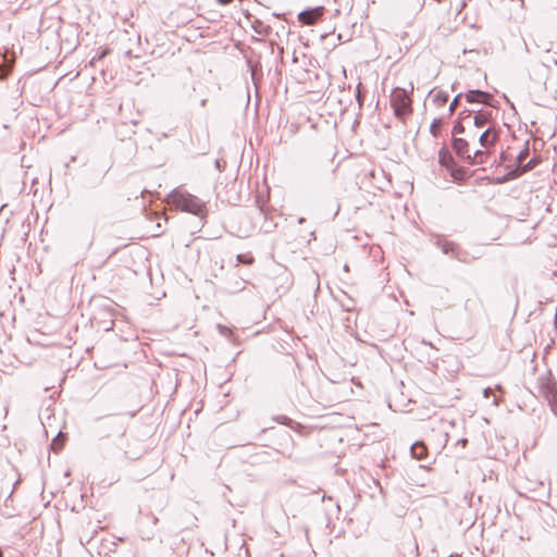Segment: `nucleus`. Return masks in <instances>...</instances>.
Segmentation results:
<instances>
[{
	"label": "nucleus",
	"instance_id": "obj_19",
	"mask_svg": "<svg viewBox=\"0 0 557 557\" xmlns=\"http://www.w3.org/2000/svg\"><path fill=\"white\" fill-rule=\"evenodd\" d=\"M449 95L446 91L440 90L433 96V102L437 106H444L447 103Z\"/></svg>",
	"mask_w": 557,
	"mask_h": 557
},
{
	"label": "nucleus",
	"instance_id": "obj_33",
	"mask_svg": "<svg viewBox=\"0 0 557 557\" xmlns=\"http://www.w3.org/2000/svg\"><path fill=\"white\" fill-rule=\"evenodd\" d=\"M360 86H361V84H359L357 87L356 99H357L359 106L361 107L363 103V95L360 91Z\"/></svg>",
	"mask_w": 557,
	"mask_h": 557
},
{
	"label": "nucleus",
	"instance_id": "obj_7",
	"mask_svg": "<svg viewBox=\"0 0 557 557\" xmlns=\"http://www.w3.org/2000/svg\"><path fill=\"white\" fill-rule=\"evenodd\" d=\"M331 86V76L324 71L315 72V101L320 100Z\"/></svg>",
	"mask_w": 557,
	"mask_h": 557
},
{
	"label": "nucleus",
	"instance_id": "obj_32",
	"mask_svg": "<svg viewBox=\"0 0 557 557\" xmlns=\"http://www.w3.org/2000/svg\"><path fill=\"white\" fill-rule=\"evenodd\" d=\"M323 13H324V8L321 5H315V23L318 22V20H320L322 17Z\"/></svg>",
	"mask_w": 557,
	"mask_h": 557
},
{
	"label": "nucleus",
	"instance_id": "obj_20",
	"mask_svg": "<svg viewBox=\"0 0 557 557\" xmlns=\"http://www.w3.org/2000/svg\"><path fill=\"white\" fill-rule=\"evenodd\" d=\"M443 123L442 117H435L430 125V133L434 137H438L441 133V125Z\"/></svg>",
	"mask_w": 557,
	"mask_h": 557
},
{
	"label": "nucleus",
	"instance_id": "obj_50",
	"mask_svg": "<svg viewBox=\"0 0 557 557\" xmlns=\"http://www.w3.org/2000/svg\"><path fill=\"white\" fill-rule=\"evenodd\" d=\"M448 557H460L459 555H450Z\"/></svg>",
	"mask_w": 557,
	"mask_h": 557
},
{
	"label": "nucleus",
	"instance_id": "obj_22",
	"mask_svg": "<svg viewBox=\"0 0 557 557\" xmlns=\"http://www.w3.org/2000/svg\"><path fill=\"white\" fill-rule=\"evenodd\" d=\"M506 174L510 181H513V180H517L520 176L524 175L525 173L522 172V165L516 163V166L513 169H511L510 171H508Z\"/></svg>",
	"mask_w": 557,
	"mask_h": 557
},
{
	"label": "nucleus",
	"instance_id": "obj_3",
	"mask_svg": "<svg viewBox=\"0 0 557 557\" xmlns=\"http://www.w3.org/2000/svg\"><path fill=\"white\" fill-rule=\"evenodd\" d=\"M412 90L413 84L411 83L409 91L405 88L396 87L391 94V106L395 116L399 120H404L412 112Z\"/></svg>",
	"mask_w": 557,
	"mask_h": 557
},
{
	"label": "nucleus",
	"instance_id": "obj_34",
	"mask_svg": "<svg viewBox=\"0 0 557 557\" xmlns=\"http://www.w3.org/2000/svg\"><path fill=\"white\" fill-rule=\"evenodd\" d=\"M509 177L507 176V174H504L503 176H498L494 180V183L495 184H504V183H507L509 182Z\"/></svg>",
	"mask_w": 557,
	"mask_h": 557
},
{
	"label": "nucleus",
	"instance_id": "obj_5",
	"mask_svg": "<svg viewBox=\"0 0 557 557\" xmlns=\"http://www.w3.org/2000/svg\"><path fill=\"white\" fill-rule=\"evenodd\" d=\"M172 200L173 203L182 211L189 212L198 216L203 213L205 205L196 196L187 193L173 191Z\"/></svg>",
	"mask_w": 557,
	"mask_h": 557
},
{
	"label": "nucleus",
	"instance_id": "obj_30",
	"mask_svg": "<svg viewBox=\"0 0 557 557\" xmlns=\"http://www.w3.org/2000/svg\"><path fill=\"white\" fill-rule=\"evenodd\" d=\"M409 548L412 554V557H419V546L416 540L409 543Z\"/></svg>",
	"mask_w": 557,
	"mask_h": 557
},
{
	"label": "nucleus",
	"instance_id": "obj_17",
	"mask_svg": "<svg viewBox=\"0 0 557 557\" xmlns=\"http://www.w3.org/2000/svg\"><path fill=\"white\" fill-rule=\"evenodd\" d=\"M299 22L312 25L313 24V8H308L298 14Z\"/></svg>",
	"mask_w": 557,
	"mask_h": 557
},
{
	"label": "nucleus",
	"instance_id": "obj_45",
	"mask_svg": "<svg viewBox=\"0 0 557 557\" xmlns=\"http://www.w3.org/2000/svg\"><path fill=\"white\" fill-rule=\"evenodd\" d=\"M104 55H106V52L103 51L102 53H100L99 59L103 58Z\"/></svg>",
	"mask_w": 557,
	"mask_h": 557
},
{
	"label": "nucleus",
	"instance_id": "obj_1",
	"mask_svg": "<svg viewBox=\"0 0 557 557\" xmlns=\"http://www.w3.org/2000/svg\"><path fill=\"white\" fill-rule=\"evenodd\" d=\"M315 134H318V144L320 148H325V157H334L336 154L337 140V121L336 116L330 114L325 117L323 113H319L315 119Z\"/></svg>",
	"mask_w": 557,
	"mask_h": 557
},
{
	"label": "nucleus",
	"instance_id": "obj_31",
	"mask_svg": "<svg viewBox=\"0 0 557 557\" xmlns=\"http://www.w3.org/2000/svg\"><path fill=\"white\" fill-rule=\"evenodd\" d=\"M216 327L219 330V333L223 336H228L231 334V330L225 325L218 324Z\"/></svg>",
	"mask_w": 557,
	"mask_h": 557
},
{
	"label": "nucleus",
	"instance_id": "obj_28",
	"mask_svg": "<svg viewBox=\"0 0 557 557\" xmlns=\"http://www.w3.org/2000/svg\"><path fill=\"white\" fill-rule=\"evenodd\" d=\"M51 447L53 450H59L63 447V440L61 438V433H59L51 442Z\"/></svg>",
	"mask_w": 557,
	"mask_h": 557
},
{
	"label": "nucleus",
	"instance_id": "obj_10",
	"mask_svg": "<svg viewBox=\"0 0 557 557\" xmlns=\"http://www.w3.org/2000/svg\"><path fill=\"white\" fill-rule=\"evenodd\" d=\"M499 138V129L488 126L479 137V143L483 148L492 147Z\"/></svg>",
	"mask_w": 557,
	"mask_h": 557
},
{
	"label": "nucleus",
	"instance_id": "obj_44",
	"mask_svg": "<svg viewBox=\"0 0 557 557\" xmlns=\"http://www.w3.org/2000/svg\"><path fill=\"white\" fill-rule=\"evenodd\" d=\"M326 35H327L326 33L321 34L320 35L321 39H324Z\"/></svg>",
	"mask_w": 557,
	"mask_h": 557
},
{
	"label": "nucleus",
	"instance_id": "obj_4",
	"mask_svg": "<svg viewBox=\"0 0 557 557\" xmlns=\"http://www.w3.org/2000/svg\"><path fill=\"white\" fill-rule=\"evenodd\" d=\"M315 442L324 448V454L333 453L342 442L339 431L334 428H325L324 424L315 422Z\"/></svg>",
	"mask_w": 557,
	"mask_h": 557
},
{
	"label": "nucleus",
	"instance_id": "obj_2",
	"mask_svg": "<svg viewBox=\"0 0 557 557\" xmlns=\"http://www.w3.org/2000/svg\"><path fill=\"white\" fill-rule=\"evenodd\" d=\"M320 496V503L315 502V522L329 528L333 518L339 512L338 503L331 496L326 497L321 490H315V497Z\"/></svg>",
	"mask_w": 557,
	"mask_h": 557
},
{
	"label": "nucleus",
	"instance_id": "obj_29",
	"mask_svg": "<svg viewBox=\"0 0 557 557\" xmlns=\"http://www.w3.org/2000/svg\"><path fill=\"white\" fill-rule=\"evenodd\" d=\"M473 112H474V110L465 109L461 112H459L457 120H460L461 122H463L466 119H471Z\"/></svg>",
	"mask_w": 557,
	"mask_h": 557
},
{
	"label": "nucleus",
	"instance_id": "obj_46",
	"mask_svg": "<svg viewBox=\"0 0 557 557\" xmlns=\"http://www.w3.org/2000/svg\"><path fill=\"white\" fill-rule=\"evenodd\" d=\"M304 221H305V219H304V218H300V219L298 220V222H299L300 224H301Z\"/></svg>",
	"mask_w": 557,
	"mask_h": 557
},
{
	"label": "nucleus",
	"instance_id": "obj_18",
	"mask_svg": "<svg viewBox=\"0 0 557 557\" xmlns=\"http://www.w3.org/2000/svg\"><path fill=\"white\" fill-rule=\"evenodd\" d=\"M542 162V158L539 156H534L527 163H522V172L528 173L535 169Z\"/></svg>",
	"mask_w": 557,
	"mask_h": 557
},
{
	"label": "nucleus",
	"instance_id": "obj_40",
	"mask_svg": "<svg viewBox=\"0 0 557 557\" xmlns=\"http://www.w3.org/2000/svg\"><path fill=\"white\" fill-rule=\"evenodd\" d=\"M465 7H466V2L463 1V2L461 3V7H460V9L458 10V12H457V13L459 14V13H460V11H461Z\"/></svg>",
	"mask_w": 557,
	"mask_h": 557
},
{
	"label": "nucleus",
	"instance_id": "obj_27",
	"mask_svg": "<svg viewBox=\"0 0 557 557\" xmlns=\"http://www.w3.org/2000/svg\"><path fill=\"white\" fill-rule=\"evenodd\" d=\"M236 259L239 263L244 264H252L255 261L253 257L249 253H238Z\"/></svg>",
	"mask_w": 557,
	"mask_h": 557
},
{
	"label": "nucleus",
	"instance_id": "obj_26",
	"mask_svg": "<svg viewBox=\"0 0 557 557\" xmlns=\"http://www.w3.org/2000/svg\"><path fill=\"white\" fill-rule=\"evenodd\" d=\"M465 133V126L460 120H456L451 129L453 137H457L459 134Z\"/></svg>",
	"mask_w": 557,
	"mask_h": 557
},
{
	"label": "nucleus",
	"instance_id": "obj_48",
	"mask_svg": "<svg viewBox=\"0 0 557 557\" xmlns=\"http://www.w3.org/2000/svg\"><path fill=\"white\" fill-rule=\"evenodd\" d=\"M294 61L297 63L298 62V57L294 55Z\"/></svg>",
	"mask_w": 557,
	"mask_h": 557
},
{
	"label": "nucleus",
	"instance_id": "obj_24",
	"mask_svg": "<svg viewBox=\"0 0 557 557\" xmlns=\"http://www.w3.org/2000/svg\"><path fill=\"white\" fill-rule=\"evenodd\" d=\"M462 97H463L462 92H459L458 95H456L454 97V99L450 102L449 108H448L449 115L454 114V112L457 109V107L459 106L460 100H461Z\"/></svg>",
	"mask_w": 557,
	"mask_h": 557
},
{
	"label": "nucleus",
	"instance_id": "obj_12",
	"mask_svg": "<svg viewBox=\"0 0 557 557\" xmlns=\"http://www.w3.org/2000/svg\"><path fill=\"white\" fill-rule=\"evenodd\" d=\"M453 181L461 184L465 183L469 178V174L466 168L457 164V162L447 170Z\"/></svg>",
	"mask_w": 557,
	"mask_h": 557
},
{
	"label": "nucleus",
	"instance_id": "obj_16",
	"mask_svg": "<svg viewBox=\"0 0 557 557\" xmlns=\"http://www.w3.org/2000/svg\"><path fill=\"white\" fill-rule=\"evenodd\" d=\"M482 308V300L479 297L467 298L465 301V310L470 314L474 315L480 312Z\"/></svg>",
	"mask_w": 557,
	"mask_h": 557
},
{
	"label": "nucleus",
	"instance_id": "obj_36",
	"mask_svg": "<svg viewBox=\"0 0 557 557\" xmlns=\"http://www.w3.org/2000/svg\"><path fill=\"white\" fill-rule=\"evenodd\" d=\"M334 207H335V210H334V212L332 214L333 218L337 215L338 210H339V206L337 203H335Z\"/></svg>",
	"mask_w": 557,
	"mask_h": 557
},
{
	"label": "nucleus",
	"instance_id": "obj_23",
	"mask_svg": "<svg viewBox=\"0 0 557 557\" xmlns=\"http://www.w3.org/2000/svg\"><path fill=\"white\" fill-rule=\"evenodd\" d=\"M294 73H295L296 77L298 78V81L300 83H305L308 79H310V74H309V71L307 69L296 67L294 70Z\"/></svg>",
	"mask_w": 557,
	"mask_h": 557
},
{
	"label": "nucleus",
	"instance_id": "obj_47",
	"mask_svg": "<svg viewBox=\"0 0 557 557\" xmlns=\"http://www.w3.org/2000/svg\"><path fill=\"white\" fill-rule=\"evenodd\" d=\"M320 289V284L318 283L317 287H315V293Z\"/></svg>",
	"mask_w": 557,
	"mask_h": 557
},
{
	"label": "nucleus",
	"instance_id": "obj_37",
	"mask_svg": "<svg viewBox=\"0 0 557 557\" xmlns=\"http://www.w3.org/2000/svg\"><path fill=\"white\" fill-rule=\"evenodd\" d=\"M216 1H218L220 4L225 5V4L231 3L233 0H216Z\"/></svg>",
	"mask_w": 557,
	"mask_h": 557
},
{
	"label": "nucleus",
	"instance_id": "obj_15",
	"mask_svg": "<svg viewBox=\"0 0 557 557\" xmlns=\"http://www.w3.org/2000/svg\"><path fill=\"white\" fill-rule=\"evenodd\" d=\"M410 453L412 458L417 460H422L428 455V448L423 442L418 441L410 446Z\"/></svg>",
	"mask_w": 557,
	"mask_h": 557
},
{
	"label": "nucleus",
	"instance_id": "obj_6",
	"mask_svg": "<svg viewBox=\"0 0 557 557\" xmlns=\"http://www.w3.org/2000/svg\"><path fill=\"white\" fill-rule=\"evenodd\" d=\"M540 389L552 411L557 414V384L549 377L540 379Z\"/></svg>",
	"mask_w": 557,
	"mask_h": 557
},
{
	"label": "nucleus",
	"instance_id": "obj_21",
	"mask_svg": "<svg viewBox=\"0 0 557 557\" xmlns=\"http://www.w3.org/2000/svg\"><path fill=\"white\" fill-rule=\"evenodd\" d=\"M529 145H530V143H529V140H527L524 143L523 149L519 152V154L516 158V163L521 165L523 163V161L528 158V156L530 153V146Z\"/></svg>",
	"mask_w": 557,
	"mask_h": 557
},
{
	"label": "nucleus",
	"instance_id": "obj_49",
	"mask_svg": "<svg viewBox=\"0 0 557 557\" xmlns=\"http://www.w3.org/2000/svg\"><path fill=\"white\" fill-rule=\"evenodd\" d=\"M555 322H557V309H556V313H555Z\"/></svg>",
	"mask_w": 557,
	"mask_h": 557
},
{
	"label": "nucleus",
	"instance_id": "obj_9",
	"mask_svg": "<svg viewBox=\"0 0 557 557\" xmlns=\"http://www.w3.org/2000/svg\"><path fill=\"white\" fill-rule=\"evenodd\" d=\"M451 148L455 153L466 162H472L469 152V144L460 137H451Z\"/></svg>",
	"mask_w": 557,
	"mask_h": 557
},
{
	"label": "nucleus",
	"instance_id": "obj_25",
	"mask_svg": "<svg viewBox=\"0 0 557 557\" xmlns=\"http://www.w3.org/2000/svg\"><path fill=\"white\" fill-rule=\"evenodd\" d=\"M483 156H485L484 151L476 150V151H474L473 154L470 153V158H471L472 162H468V163L471 164V165L482 163L483 162V159H482Z\"/></svg>",
	"mask_w": 557,
	"mask_h": 557
},
{
	"label": "nucleus",
	"instance_id": "obj_14",
	"mask_svg": "<svg viewBox=\"0 0 557 557\" xmlns=\"http://www.w3.org/2000/svg\"><path fill=\"white\" fill-rule=\"evenodd\" d=\"M438 163L446 170H448L456 163L451 152L448 150L446 146H443L438 151Z\"/></svg>",
	"mask_w": 557,
	"mask_h": 557
},
{
	"label": "nucleus",
	"instance_id": "obj_8",
	"mask_svg": "<svg viewBox=\"0 0 557 557\" xmlns=\"http://www.w3.org/2000/svg\"><path fill=\"white\" fill-rule=\"evenodd\" d=\"M465 98L469 103H482L485 106H491L493 100V96L480 89H471L465 94Z\"/></svg>",
	"mask_w": 557,
	"mask_h": 557
},
{
	"label": "nucleus",
	"instance_id": "obj_39",
	"mask_svg": "<svg viewBox=\"0 0 557 557\" xmlns=\"http://www.w3.org/2000/svg\"><path fill=\"white\" fill-rule=\"evenodd\" d=\"M207 101H208L207 98H202L201 101H200V106L201 107H206Z\"/></svg>",
	"mask_w": 557,
	"mask_h": 557
},
{
	"label": "nucleus",
	"instance_id": "obj_13",
	"mask_svg": "<svg viewBox=\"0 0 557 557\" xmlns=\"http://www.w3.org/2000/svg\"><path fill=\"white\" fill-rule=\"evenodd\" d=\"M474 115L472 116L473 125L478 128L485 127L491 119H492V112L485 111V110H474Z\"/></svg>",
	"mask_w": 557,
	"mask_h": 557
},
{
	"label": "nucleus",
	"instance_id": "obj_41",
	"mask_svg": "<svg viewBox=\"0 0 557 557\" xmlns=\"http://www.w3.org/2000/svg\"><path fill=\"white\" fill-rule=\"evenodd\" d=\"M490 392H491V389H490V388H485V389H484V396H485V397H487Z\"/></svg>",
	"mask_w": 557,
	"mask_h": 557
},
{
	"label": "nucleus",
	"instance_id": "obj_38",
	"mask_svg": "<svg viewBox=\"0 0 557 557\" xmlns=\"http://www.w3.org/2000/svg\"><path fill=\"white\" fill-rule=\"evenodd\" d=\"M251 77L256 81V69L253 66H251Z\"/></svg>",
	"mask_w": 557,
	"mask_h": 557
},
{
	"label": "nucleus",
	"instance_id": "obj_11",
	"mask_svg": "<svg viewBox=\"0 0 557 557\" xmlns=\"http://www.w3.org/2000/svg\"><path fill=\"white\" fill-rule=\"evenodd\" d=\"M435 245L442 250L443 253L450 255L454 258L460 259V257H459L460 247L457 244H455L454 242L438 238L435 242Z\"/></svg>",
	"mask_w": 557,
	"mask_h": 557
},
{
	"label": "nucleus",
	"instance_id": "obj_42",
	"mask_svg": "<svg viewBox=\"0 0 557 557\" xmlns=\"http://www.w3.org/2000/svg\"><path fill=\"white\" fill-rule=\"evenodd\" d=\"M458 442L465 446V445L467 444V442H468V441H467L466 438H462V440H460V441H458Z\"/></svg>",
	"mask_w": 557,
	"mask_h": 557
},
{
	"label": "nucleus",
	"instance_id": "obj_43",
	"mask_svg": "<svg viewBox=\"0 0 557 557\" xmlns=\"http://www.w3.org/2000/svg\"><path fill=\"white\" fill-rule=\"evenodd\" d=\"M504 98L507 100V102L509 103V106H510L511 108H513V103H512V102H510V101H509V99H508L505 95H504Z\"/></svg>",
	"mask_w": 557,
	"mask_h": 557
},
{
	"label": "nucleus",
	"instance_id": "obj_35",
	"mask_svg": "<svg viewBox=\"0 0 557 557\" xmlns=\"http://www.w3.org/2000/svg\"><path fill=\"white\" fill-rule=\"evenodd\" d=\"M277 420H278L281 423H283V424H287V423L292 422V420H290L289 418L285 417V416H283V417H278V418H277Z\"/></svg>",
	"mask_w": 557,
	"mask_h": 557
}]
</instances>
